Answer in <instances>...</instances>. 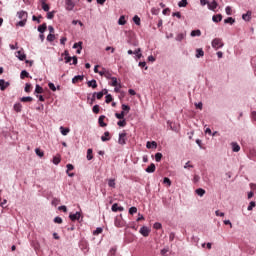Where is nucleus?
<instances>
[{
    "mask_svg": "<svg viewBox=\"0 0 256 256\" xmlns=\"http://www.w3.org/2000/svg\"><path fill=\"white\" fill-rule=\"evenodd\" d=\"M233 153H239L241 151V146L237 142L231 143Z\"/></svg>",
    "mask_w": 256,
    "mask_h": 256,
    "instance_id": "obj_8",
    "label": "nucleus"
},
{
    "mask_svg": "<svg viewBox=\"0 0 256 256\" xmlns=\"http://www.w3.org/2000/svg\"><path fill=\"white\" fill-rule=\"evenodd\" d=\"M161 159H163V154L161 152H157L155 154V161H156V163H159L161 161Z\"/></svg>",
    "mask_w": 256,
    "mask_h": 256,
    "instance_id": "obj_32",
    "label": "nucleus"
},
{
    "mask_svg": "<svg viewBox=\"0 0 256 256\" xmlns=\"http://www.w3.org/2000/svg\"><path fill=\"white\" fill-rule=\"evenodd\" d=\"M66 167V173H69V171H73L75 169V166H73V164H67Z\"/></svg>",
    "mask_w": 256,
    "mask_h": 256,
    "instance_id": "obj_58",
    "label": "nucleus"
},
{
    "mask_svg": "<svg viewBox=\"0 0 256 256\" xmlns=\"http://www.w3.org/2000/svg\"><path fill=\"white\" fill-rule=\"evenodd\" d=\"M146 147L147 149H157V142L155 141L147 142Z\"/></svg>",
    "mask_w": 256,
    "mask_h": 256,
    "instance_id": "obj_24",
    "label": "nucleus"
},
{
    "mask_svg": "<svg viewBox=\"0 0 256 256\" xmlns=\"http://www.w3.org/2000/svg\"><path fill=\"white\" fill-rule=\"evenodd\" d=\"M46 39L49 43H53L55 41V34H48Z\"/></svg>",
    "mask_w": 256,
    "mask_h": 256,
    "instance_id": "obj_38",
    "label": "nucleus"
},
{
    "mask_svg": "<svg viewBox=\"0 0 256 256\" xmlns=\"http://www.w3.org/2000/svg\"><path fill=\"white\" fill-rule=\"evenodd\" d=\"M155 169H156L155 164L151 163V164L145 169V171H146V173H155Z\"/></svg>",
    "mask_w": 256,
    "mask_h": 256,
    "instance_id": "obj_22",
    "label": "nucleus"
},
{
    "mask_svg": "<svg viewBox=\"0 0 256 256\" xmlns=\"http://www.w3.org/2000/svg\"><path fill=\"white\" fill-rule=\"evenodd\" d=\"M125 23H127V21H125V16H120L118 20V24L125 25Z\"/></svg>",
    "mask_w": 256,
    "mask_h": 256,
    "instance_id": "obj_53",
    "label": "nucleus"
},
{
    "mask_svg": "<svg viewBox=\"0 0 256 256\" xmlns=\"http://www.w3.org/2000/svg\"><path fill=\"white\" fill-rule=\"evenodd\" d=\"M53 221L54 223H58V225H61V223H63V218L56 216Z\"/></svg>",
    "mask_w": 256,
    "mask_h": 256,
    "instance_id": "obj_49",
    "label": "nucleus"
},
{
    "mask_svg": "<svg viewBox=\"0 0 256 256\" xmlns=\"http://www.w3.org/2000/svg\"><path fill=\"white\" fill-rule=\"evenodd\" d=\"M139 233H141L143 237H149V233H151V229H149V227L147 226H142L139 230Z\"/></svg>",
    "mask_w": 256,
    "mask_h": 256,
    "instance_id": "obj_5",
    "label": "nucleus"
},
{
    "mask_svg": "<svg viewBox=\"0 0 256 256\" xmlns=\"http://www.w3.org/2000/svg\"><path fill=\"white\" fill-rule=\"evenodd\" d=\"M111 209L114 213H117V211H125V208H123V206H119L117 203H114Z\"/></svg>",
    "mask_w": 256,
    "mask_h": 256,
    "instance_id": "obj_12",
    "label": "nucleus"
},
{
    "mask_svg": "<svg viewBox=\"0 0 256 256\" xmlns=\"http://www.w3.org/2000/svg\"><path fill=\"white\" fill-rule=\"evenodd\" d=\"M9 85H11V83L5 81V79H0V91H5Z\"/></svg>",
    "mask_w": 256,
    "mask_h": 256,
    "instance_id": "obj_6",
    "label": "nucleus"
},
{
    "mask_svg": "<svg viewBox=\"0 0 256 256\" xmlns=\"http://www.w3.org/2000/svg\"><path fill=\"white\" fill-rule=\"evenodd\" d=\"M17 17L20 19V21H27L29 14L27 11L21 10L17 12Z\"/></svg>",
    "mask_w": 256,
    "mask_h": 256,
    "instance_id": "obj_3",
    "label": "nucleus"
},
{
    "mask_svg": "<svg viewBox=\"0 0 256 256\" xmlns=\"http://www.w3.org/2000/svg\"><path fill=\"white\" fill-rule=\"evenodd\" d=\"M115 253H117V248H111L108 252V256H115Z\"/></svg>",
    "mask_w": 256,
    "mask_h": 256,
    "instance_id": "obj_51",
    "label": "nucleus"
},
{
    "mask_svg": "<svg viewBox=\"0 0 256 256\" xmlns=\"http://www.w3.org/2000/svg\"><path fill=\"white\" fill-rule=\"evenodd\" d=\"M115 179H109L108 180V186L111 187L112 189H115Z\"/></svg>",
    "mask_w": 256,
    "mask_h": 256,
    "instance_id": "obj_43",
    "label": "nucleus"
},
{
    "mask_svg": "<svg viewBox=\"0 0 256 256\" xmlns=\"http://www.w3.org/2000/svg\"><path fill=\"white\" fill-rule=\"evenodd\" d=\"M66 11H73L75 9V2L73 0H65Z\"/></svg>",
    "mask_w": 256,
    "mask_h": 256,
    "instance_id": "obj_4",
    "label": "nucleus"
},
{
    "mask_svg": "<svg viewBox=\"0 0 256 256\" xmlns=\"http://www.w3.org/2000/svg\"><path fill=\"white\" fill-rule=\"evenodd\" d=\"M109 135V131L104 132V135L101 136V141H103L104 143L107 141H111V137H109Z\"/></svg>",
    "mask_w": 256,
    "mask_h": 256,
    "instance_id": "obj_19",
    "label": "nucleus"
},
{
    "mask_svg": "<svg viewBox=\"0 0 256 256\" xmlns=\"http://www.w3.org/2000/svg\"><path fill=\"white\" fill-rule=\"evenodd\" d=\"M69 131H71L69 128H65L63 126L60 127V132L64 136L69 135Z\"/></svg>",
    "mask_w": 256,
    "mask_h": 256,
    "instance_id": "obj_28",
    "label": "nucleus"
},
{
    "mask_svg": "<svg viewBox=\"0 0 256 256\" xmlns=\"http://www.w3.org/2000/svg\"><path fill=\"white\" fill-rule=\"evenodd\" d=\"M213 23H221L223 21V15L221 14H216L212 17Z\"/></svg>",
    "mask_w": 256,
    "mask_h": 256,
    "instance_id": "obj_14",
    "label": "nucleus"
},
{
    "mask_svg": "<svg viewBox=\"0 0 256 256\" xmlns=\"http://www.w3.org/2000/svg\"><path fill=\"white\" fill-rule=\"evenodd\" d=\"M16 25L17 27H25V25H27V20H20Z\"/></svg>",
    "mask_w": 256,
    "mask_h": 256,
    "instance_id": "obj_45",
    "label": "nucleus"
},
{
    "mask_svg": "<svg viewBox=\"0 0 256 256\" xmlns=\"http://www.w3.org/2000/svg\"><path fill=\"white\" fill-rule=\"evenodd\" d=\"M205 56V52L203 51L202 48H198L196 49V59H201V57H204Z\"/></svg>",
    "mask_w": 256,
    "mask_h": 256,
    "instance_id": "obj_15",
    "label": "nucleus"
},
{
    "mask_svg": "<svg viewBox=\"0 0 256 256\" xmlns=\"http://www.w3.org/2000/svg\"><path fill=\"white\" fill-rule=\"evenodd\" d=\"M83 79H85L84 75H76L72 78V83L75 85L81 81H83Z\"/></svg>",
    "mask_w": 256,
    "mask_h": 256,
    "instance_id": "obj_7",
    "label": "nucleus"
},
{
    "mask_svg": "<svg viewBox=\"0 0 256 256\" xmlns=\"http://www.w3.org/2000/svg\"><path fill=\"white\" fill-rule=\"evenodd\" d=\"M104 121H105V115L99 116L98 123L101 127H107V123H105Z\"/></svg>",
    "mask_w": 256,
    "mask_h": 256,
    "instance_id": "obj_17",
    "label": "nucleus"
},
{
    "mask_svg": "<svg viewBox=\"0 0 256 256\" xmlns=\"http://www.w3.org/2000/svg\"><path fill=\"white\" fill-rule=\"evenodd\" d=\"M45 31H47V23L38 26V33L43 34Z\"/></svg>",
    "mask_w": 256,
    "mask_h": 256,
    "instance_id": "obj_18",
    "label": "nucleus"
},
{
    "mask_svg": "<svg viewBox=\"0 0 256 256\" xmlns=\"http://www.w3.org/2000/svg\"><path fill=\"white\" fill-rule=\"evenodd\" d=\"M251 11H247L245 14L242 15L243 21H251Z\"/></svg>",
    "mask_w": 256,
    "mask_h": 256,
    "instance_id": "obj_21",
    "label": "nucleus"
},
{
    "mask_svg": "<svg viewBox=\"0 0 256 256\" xmlns=\"http://www.w3.org/2000/svg\"><path fill=\"white\" fill-rule=\"evenodd\" d=\"M225 13H226V15H232L231 6H227V7L225 8Z\"/></svg>",
    "mask_w": 256,
    "mask_h": 256,
    "instance_id": "obj_59",
    "label": "nucleus"
},
{
    "mask_svg": "<svg viewBox=\"0 0 256 256\" xmlns=\"http://www.w3.org/2000/svg\"><path fill=\"white\" fill-rule=\"evenodd\" d=\"M250 117L252 121H256V111H252Z\"/></svg>",
    "mask_w": 256,
    "mask_h": 256,
    "instance_id": "obj_64",
    "label": "nucleus"
},
{
    "mask_svg": "<svg viewBox=\"0 0 256 256\" xmlns=\"http://www.w3.org/2000/svg\"><path fill=\"white\" fill-rule=\"evenodd\" d=\"M207 5H208V9L210 11H215V9H217V7H218L217 1H215V0H213L212 2L208 1Z\"/></svg>",
    "mask_w": 256,
    "mask_h": 256,
    "instance_id": "obj_10",
    "label": "nucleus"
},
{
    "mask_svg": "<svg viewBox=\"0 0 256 256\" xmlns=\"http://www.w3.org/2000/svg\"><path fill=\"white\" fill-rule=\"evenodd\" d=\"M121 217H122V215L120 214V216H117V217L115 218L114 225H115L116 227H123V226H124L123 220H121Z\"/></svg>",
    "mask_w": 256,
    "mask_h": 256,
    "instance_id": "obj_11",
    "label": "nucleus"
},
{
    "mask_svg": "<svg viewBox=\"0 0 256 256\" xmlns=\"http://www.w3.org/2000/svg\"><path fill=\"white\" fill-rule=\"evenodd\" d=\"M25 77H29V72H27V70H22L20 73V79H25Z\"/></svg>",
    "mask_w": 256,
    "mask_h": 256,
    "instance_id": "obj_36",
    "label": "nucleus"
},
{
    "mask_svg": "<svg viewBox=\"0 0 256 256\" xmlns=\"http://www.w3.org/2000/svg\"><path fill=\"white\" fill-rule=\"evenodd\" d=\"M195 193L199 196V197H203V195H205V189L203 188H198L195 190Z\"/></svg>",
    "mask_w": 256,
    "mask_h": 256,
    "instance_id": "obj_29",
    "label": "nucleus"
},
{
    "mask_svg": "<svg viewBox=\"0 0 256 256\" xmlns=\"http://www.w3.org/2000/svg\"><path fill=\"white\" fill-rule=\"evenodd\" d=\"M117 125L118 127H125L127 125V121L125 120V118H123L117 122Z\"/></svg>",
    "mask_w": 256,
    "mask_h": 256,
    "instance_id": "obj_35",
    "label": "nucleus"
},
{
    "mask_svg": "<svg viewBox=\"0 0 256 256\" xmlns=\"http://www.w3.org/2000/svg\"><path fill=\"white\" fill-rule=\"evenodd\" d=\"M92 111H93V113H96V114L99 113V105H97V104L94 105L92 108Z\"/></svg>",
    "mask_w": 256,
    "mask_h": 256,
    "instance_id": "obj_63",
    "label": "nucleus"
},
{
    "mask_svg": "<svg viewBox=\"0 0 256 256\" xmlns=\"http://www.w3.org/2000/svg\"><path fill=\"white\" fill-rule=\"evenodd\" d=\"M35 153L36 155H38V157H43V155H45V153H43V151H41V149L39 148L35 149Z\"/></svg>",
    "mask_w": 256,
    "mask_h": 256,
    "instance_id": "obj_54",
    "label": "nucleus"
},
{
    "mask_svg": "<svg viewBox=\"0 0 256 256\" xmlns=\"http://www.w3.org/2000/svg\"><path fill=\"white\" fill-rule=\"evenodd\" d=\"M16 57L19 59V61H25V59H27V55H25L22 50L16 52Z\"/></svg>",
    "mask_w": 256,
    "mask_h": 256,
    "instance_id": "obj_13",
    "label": "nucleus"
},
{
    "mask_svg": "<svg viewBox=\"0 0 256 256\" xmlns=\"http://www.w3.org/2000/svg\"><path fill=\"white\" fill-rule=\"evenodd\" d=\"M72 25H80V27H83V22H81L80 20H73Z\"/></svg>",
    "mask_w": 256,
    "mask_h": 256,
    "instance_id": "obj_60",
    "label": "nucleus"
},
{
    "mask_svg": "<svg viewBox=\"0 0 256 256\" xmlns=\"http://www.w3.org/2000/svg\"><path fill=\"white\" fill-rule=\"evenodd\" d=\"M113 101V96L111 94H107L105 97V103H111Z\"/></svg>",
    "mask_w": 256,
    "mask_h": 256,
    "instance_id": "obj_46",
    "label": "nucleus"
},
{
    "mask_svg": "<svg viewBox=\"0 0 256 256\" xmlns=\"http://www.w3.org/2000/svg\"><path fill=\"white\" fill-rule=\"evenodd\" d=\"M100 233H103V228L98 227L96 230L93 231V235H100Z\"/></svg>",
    "mask_w": 256,
    "mask_h": 256,
    "instance_id": "obj_47",
    "label": "nucleus"
},
{
    "mask_svg": "<svg viewBox=\"0 0 256 256\" xmlns=\"http://www.w3.org/2000/svg\"><path fill=\"white\" fill-rule=\"evenodd\" d=\"M93 94L96 99H103V92H94Z\"/></svg>",
    "mask_w": 256,
    "mask_h": 256,
    "instance_id": "obj_52",
    "label": "nucleus"
},
{
    "mask_svg": "<svg viewBox=\"0 0 256 256\" xmlns=\"http://www.w3.org/2000/svg\"><path fill=\"white\" fill-rule=\"evenodd\" d=\"M24 91L25 93H31V84L26 83Z\"/></svg>",
    "mask_w": 256,
    "mask_h": 256,
    "instance_id": "obj_56",
    "label": "nucleus"
},
{
    "mask_svg": "<svg viewBox=\"0 0 256 256\" xmlns=\"http://www.w3.org/2000/svg\"><path fill=\"white\" fill-rule=\"evenodd\" d=\"M178 7H187V0H181L178 2Z\"/></svg>",
    "mask_w": 256,
    "mask_h": 256,
    "instance_id": "obj_57",
    "label": "nucleus"
},
{
    "mask_svg": "<svg viewBox=\"0 0 256 256\" xmlns=\"http://www.w3.org/2000/svg\"><path fill=\"white\" fill-rule=\"evenodd\" d=\"M104 77L106 79H112L113 78V76L111 75V72H109V70H106V74L104 75Z\"/></svg>",
    "mask_w": 256,
    "mask_h": 256,
    "instance_id": "obj_62",
    "label": "nucleus"
},
{
    "mask_svg": "<svg viewBox=\"0 0 256 256\" xmlns=\"http://www.w3.org/2000/svg\"><path fill=\"white\" fill-rule=\"evenodd\" d=\"M128 213L130 215H135V213H137V207L135 206L130 207Z\"/></svg>",
    "mask_w": 256,
    "mask_h": 256,
    "instance_id": "obj_44",
    "label": "nucleus"
},
{
    "mask_svg": "<svg viewBox=\"0 0 256 256\" xmlns=\"http://www.w3.org/2000/svg\"><path fill=\"white\" fill-rule=\"evenodd\" d=\"M190 37H201V30L200 29L192 30L190 33Z\"/></svg>",
    "mask_w": 256,
    "mask_h": 256,
    "instance_id": "obj_23",
    "label": "nucleus"
},
{
    "mask_svg": "<svg viewBox=\"0 0 256 256\" xmlns=\"http://www.w3.org/2000/svg\"><path fill=\"white\" fill-rule=\"evenodd\" d=\"M53 163L54 165H59V163H61V158L54 156L53 157Z\"/></svg>",
    "mask_w": 256,
    "mask_h": 256,
    "instance_id": "obj_55",
    "label": "nucleus"
},
{
    "mask_svg": "<svg viewBox=\"0 0 256 256\" xmlns=\"http://www.w3.org/2000/svg\"><path fill=\"white\" fill-rule=\"evenodd\" d=\"M53 17H55V11L47 13V19H53Z\"/></svg>",
    "mask_w": 256,
    "mask_h": 256,
    "instance_id": "obj_61",
    "label": "nucleus"
},
{
    "mask_svg": "<svg viewBox=\"0 0 256 256\" xmlns=\"http://www.w3.org/2000/svg\"><path fill=\"white\" fill-rule=\"evenodd\" d=\"M163 183L164 185H167L168 187H171V179H169V177H164L163 179Z\"/></svg>",
    "mask_w": 256,
    "mask_h": 256,
    "instance_id": "obj_39",
    "label": "nucleus"
},
{
    "mask_svg": "<svg viewBox=\"0 0 256 256\" xmlns=\"http://www.w3.org/2000/svg\"><path fill=\"white\" fill-rule=\"evenodd\" d=\"M133 22L135 23V25H141V18H139V16L135 15L133 17Z\"/></svg>",
    "mask_w": 256,
    "mask_h": 256,
    "instance_id": "obj_40",
    "label": "nucleus"
},
{
    "mask_svg": "<svg viewBox=\"0 0 256 256\" xmlns=\"http://www.w3.org/2000/svg\"><path fill=\"white\" fill-rule=\"evenodd\" d=\"M13 109L16 111V113H21V111H23V105L19 102L15 103Z\"/></svg>",
    "mask_w": 256,
    "mask_h": 256,
    "instance_id": "obj_16",
    "label": "nucleus"
},
{
    "mask_svg": "<svg viewBox=\"0 0 256 256\" xmlns=\"http://www.w3.org/2000/svg\"><path fill=\"white\" fill-rule=\"evenodd\" d=\"M20 101L22 103H31V101H33V97H31V96H24V97L20 98Z\"/></svg>",
    "mask_w": 256,
    "mask_h": 256,
    "instance_id": "obj_25",
    "label": "nucleus"
},
{
    "mask_svg": "<svg viewBox=\"0 0 256 256\" xmlns=\"http://www.w3.org/2000/svg\"><path fill=\"white\" fill-rule=\"evenodd\" d=\"M122 111L129 113L131 111V107L127 104H122Z\"/></svg>",
    "mask_w": 256,
    "mask_h": 256,
    "instance_id": "obj_37",
    "label": "nucleus"
},
{
    "mask_svg": "<svg viewBox=\"0 0 256 256\" xmlns=\"http://www.w3.org/2000/svg\"><path fill=\"white\" fill-rule=\"evenodd\" d=\"M185 37H186L185 33H179V34H177L175 40L178 42H181V41H183V39H185Z\"/></svg>",
    "mask_w": 256,
    "mask_h": 256,
    "instance_id": "obj_27",
    "label": "nucleus"
},
{
    "mask_svg": "<svg viewBox=\"0 0 256 256\" xmlns=\"http://www.w3.org/2000/svg\"><path fill=\"white\" fill-rule=\"evenodd\" d=\"M88 87H92V89H97V80L92 79L87 82Z\"/></svg>",
    "mask_w": 256,
    "mask_h": 256,
    "instance_id": "obj_20",
    "label": "nucleus"
},
{
    "mask_svg": "<svg viewBox=\"0 0 256 256\" xmlns=\"http://www.w3.org/2000/svg\"><path fill=\"white\" fill-rule=\"evenodd\" d=\"M69 219H71L72 221H79V219H81V212L70 214Z\"/></svg>",
    "mask_w": 256,
    "mask_h": 256,
    "instance_id": "obj_9",
    "label": "nucleus"
},
{
    "mask_svg": "<svg viewBox=\"0 0 256 256\" xmlns=\"http://www.w3.org/2000/svg\"><path fill=\"white\" fill-rule=\"evenodd\" d=\"M41 5H42L43 11H45L46 13H49V4H46L45 1H41Z\"/></svg>",
    "mask_w": 256,
    "mask_h": 256,
    "instance_id": "obj_30",
    "label": "nucleus"
},
{
    "mask_svg": "<svg viewBox=\"0 0 256 256\" xmlns=\"http://www.w3.org/2000/svg\"><path fill=\"white\" fill-rule=\"evenodd\" d=\"M256 203L255 201H251L249 203V206L247 207V211H253V208L255 207Z\"/></svg>",
    "mask_w": 256,
    "mask_h": 256,
    "instance_id": "obj_48",
    "label": "nucleus"
},
{
    "mask_svg": "<svg viewBox=\"0 0 256 256\" xmlns=\"http://www.w3.org/2000/svg\"><path fill=\"white\" fill-rule=\"evenodd\" d=\"M118 144L119 145H127V133L126 132L119 133Z\"/></svg>",
    "mask_w": 256,
    "mask_h": 256,
    "instance_id": "obj_2",
    "label": "nucleus"
},
{
    "mask_svg": "<svg viewBox=\"0 0 256 256\" xmlns=\"http://www.w3.org/2000/svg\"><path fill=\"white\" fill-rule=\"evenodd\" d=\"M73 49H83V42H76L73 44Z\"/></svg>",
    "mask_w": 256,
    "mask_h": 256,
    "instance_id": "obj_34",
    "label": "nucleus"
},
{
    "mask_svg": "<svg viewBox=\"0 0 256 256\" xmlns=\"http://www.w3.org/2000/svg\"><path fill=\"white\" fill-rule=\"evenodd\" d=\"M224 43L223 40L221 38H215L212 40L211 42V46L213 47V49H221L224 47Z\"/></svg>",
    "mask_w": 256,
    "mask_h": 256,
    "instance_id": "obj_1",
    "label": "nucleus"
},
{
    "mask_svg": "<svg viewBox=\"0 0 256 256\" xmlns=\"http://www.w3.org/2000/svg\"><path fill=\"white\" fill-rule=\"evenodd\" d=\"M35 93H38V94L43 93V87H41L39 84H36Z\"/></svg>",
    "mask_w": 256,
    "mask_h": 256,
    "instance_id": "obj_42",
    "label": "nucleus"
},
{
    "mask_svg": "<svg viewBox=\"0 0 256 256\" xmlns=\"http://www.w3.org/2000/svg\"><path fill=\"white\" fill-rule=\"evenodd\" d=\"M112 83L110 84L112 87H118L119 82L117 81V77H113L111 79Z\"/></svg>",
    "mask_w": 256,
    "mask_h": 256,
    "instance_id": "obj_41",
    "label": "nucleus"
},
{
    "mask_svg": "<svg viewBox=\"0 0 256 256\" xmlns=\"http://www.w3.org/2000/svg\"><path fill=\"white\" fill-rule=\"evenodd\" d=\"M41 19H43V16L39 15L37 16H32V21H36L37 23H41Z\"/></svg>",
    "mask_w": 256,
    "mask_h": 256,
    "instance_id": "obj_50",
    "label": "nucleus"
},
{
    "mask_svg": "<svg viewBox=\"0 0 256 256\" xmlns=\"http://www.w3.org/2000/svg\"><path fill=\"white\" fill-rule=\"evenodd\" d=\"M86 157H87L88 161H91V159H93V149L89 148L87 150V156Z\"/></svg>",
    "mask_w": 256,
    "mask_h": 256,
    "instance_id": "obj_31",
    "label": "nucleus"
},
{
    "mask_svg": "<svg viewBox=\"0 0 256 256\" xmlns=\"http://www.w3.org/2000/svg\"><path fill=\"white\" fill-rule=\"evenodd\" d=\"M224 23L227 25H233L235 23V19L233 17H228L224 19Z\"/></svg>",
    "mask_w": 256,
    "mask_h": 256,
    "instance_id": "obj_26",
    "label": "nucleus"
},
{
    "mask_svg": "<svg viewBox=\"0 0 256 256\" xmlns=\"http://www.w3.org/2000/svg\"><path fill=\"white\" fill-rule=\"evenodd\" d=\"M48 87L51 91H57V89H60V86L55 87V84L53 82L48 83Z\"/></svg>",
    "mask_w": 256,
    "mask_h": 256,
    "instance_id": "obj_33",
    "label": "nucleus"
}]
</instances>
